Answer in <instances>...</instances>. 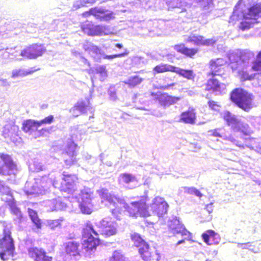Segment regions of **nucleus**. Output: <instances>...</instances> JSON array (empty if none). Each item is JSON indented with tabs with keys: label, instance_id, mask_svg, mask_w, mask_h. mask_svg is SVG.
Instances as JSON below:
<instances>
[{
	"label": "nucleus",
	"instance_id": "1",
	"mask_svg": "<svg viewBox=\"0 0 261 261\" xmlns=\"http://www.w3.org/2000/svg\"><path fill=\"white\" fill-rule=\"evenodd\" d=\"M101 199L109 203V206L112 215L117 219L120 220L123 212L127 210L129 214L134 217L140 216L147 217L153 216L156 217V220L162 217L167 213L169 205L164 198L158 196L155 197L150 206L146 203L147 197H142L139 201L132 202L131 207L128 206L124 200L120 199L114 194L109 193L106 189H101L97 191Z\"/></svg>",
	"mask_w": 261,
	"mask_h": 261
},
{
	"label": "nucleus",
	"instance_id": "2",
	"mask_svg": "<svg viewBox=\"0 0 261 261\" xmlns=\"http://www.w3.org/2000/svg\"><path fill=\"white\" fill-rule=\"evenodd\" d=\"M261 17V0H240L235 6L229 22L241 20L240 28L245 30L258 22Z\"/></svg>",
	"mask_w": 261,
	"mask_h": 261
},
{
	"label": "nucleus",
	"instance_id": "3",
	"mask_svg": "<svg viewBox=\"0 0 261 261\" xmlns=\"http://www.w3.org/2000/svg\"><path fill=\"white\" fill-rule=\"evenodd\" d=\"M62 181L61 183V190L72 193L74 191V185L77 178L74 175L63 174ZM48 177L44 175L41 177H38L34 178V181L29 188L30 183L27 181L25 184V188H28L25 193L27 195H39L45 194L49 188L53 186L55 188H58L57 180L55 178L52 179L51 174H49Z\"/></svg>",
	"mask_w": 261,
	"mask_h": 261
},
{
	"label": "nucleus",
	"instance_id": "4",
	"mask_svg": "<svg viewBox=\"0 0 261 261\" xmlns=\"http://www.w3.org/2000/svg\"><path fill=\"white\" fill-rule=\"evenodd\" d=\"M171 22L164 20L149 19L141 22L138 27L139 34L143 36L155 37L166 34Z\"/></svg>",
	"mask_w": 261,
	"mask_h": 261
},
{
	"label": "nucleus",
	"instance_id": "5",
	"mask_svg": "<svg viewBox=\"0 0 261 261\" xmlns=\"http://www.w3.org/2000/svg\"><path fill=\"white\" fill-rule=\"evenodd\" d=\"M83 251L86 256H91L99 244V234L93 225L88 221L83 230Z\"/></svg>",
	"mask_w": 261,
	"mask_h": 261
},
{
	"label": "nucleus",
	"instance_id": "6",
	"mask_svg": "<svg viewBox=\"0 0 261 261\" xmlns=\"http://www.w3.org/2000/svg\"><path fill=\"white\" fill-rule=\"evenodd\" d=\"M254 54L249 50H237L229 56L230 66L232 70L243 71L252 64Z\"/></svg>",
	"mask_w": 261,
	"mask_h": 261
},
{
	"label": "nucleus",
	"instance_id": "7",
	"mask_svg": "<svg viewBox=\"0 0 261 261\" xmlns=\"http://www.w3.org/2000/svg\"><path fill=\"white\" fill-rule=\"evenodd\" d=\"M2 224L3 227L4 237L0 241V248L2 250L0 257L3 260L5 261L9 257L13 256L15 247L10 231L11 224H8L6 222H3Z\"/></svg>",
	"mask_w": 261,
	"mask_h": 261
},
{
	"label": "nucleus",
	"instance_id": "8",
	"mask_svg": "<svg viewBox=\"0 0 261 261\" xmlns=\"http://www.w3.org/2000/svg\"><path fill=\"white\" fill-rule=\"evenodd\" d=\"M230 98L239 108L246 112L253 107V95L242 89H236L233 91Z\"/></svg>",
	"mask_w": 261,
	"mask_h": 261
},
{
	"label": "nucleus",
	"instance_id": "9",
	"mask_svg": "<svg viewBox=\"0 0 261 261\" xmlns=\"http://www.w3.org/2000/svg\"><path fill=\"white\" fill-rule=\"evenodd\" d=\"M79 206L82 213L90 214L92 212L91 201L94 198L93 191L88 187H84L80 190L77 195H75Z\"/></svg>",
	"mask_w": 261,
	"mask_h": 261
},
{
	"label": "nucleus",
	"instance_id": "10",
	"mask_svg": "<svg viewBox=\"0 0 261 261\" xmlns=\"http://www.w3.org/2000/svg\"><path fill=\"white\" fill-rule=\"evenodd\" d=\"M221 116L228 125L230 126L234 132L247 133L249 127L248 125L242 121L237 116L227 111L222 112Z\"/></svg>",
	"mask_w": 261,
	"mask_h": 261
},
{
	"label": "nucleus",
	"instance_id": "11",
	"mask_svg": "<svg viewBox=\"0 0 261 261\" xmlns=\"http://www.w3.org/2000/svg\"><path fill=\"white\" fill-rule=\"evenodd\" d=\"M17 172V165L13 162L11 156L0 153V175H14Z\"/></svg>",
	"mask_w": 261,
	"mask_h": 261
},
{
	"label": "nucleus",
	"instance_id": "12",
	"mask_svg": "<svg viewBox=\"0 0 261 261\" xmlns=\"http://www.w3.org/2000/svg\"><path fill=\"white\" fill-rule=\"evenodd\" d=\"M166 4L169 10L176 13H181L189 10L192 11L196 6L192 4V0H167Z\"/></svg>",
	"mask_w": 261,
	"mask_h": 261
},
{
	"label": "nucleus",
	"instance_id": "13",
	"mask_svg": "<svg viewBox=\"0 0 261 261\" xmlns=\"http://www.w3.org/2000/svg\"><path fill=\"white\" fill-rule=\"evenodd\" d=\"M151 95L153 99L158 102L164 109H166L170 106L176 103L181 99V97L173 96L166 93H162L158 91L156 93H151Z\"/></svg>",
	"mask_w": 261,
	"mask_h": 261
},
{
	"label": "nucleus",
	"instance_id": "14",
	"mask_svg": "<svg viewBox=\"0 0 261 261\" xmlns=\"http://www.w3.org/2000/svg\"><path fill=\"white\" fill-rule=\"evenodd\" d=\"M46 51L42 44H34L21 51L20 56L29 59H36L41 56Z\"/></svg>",
	"mask_w": 261,
	"mask_h": 261
},
{
	"label": "nucleus",
	"instance_id": "15",
	"mask_svg": "<svg viewBox=\"0 0 261 261\" xmlns=\"http://www.w3.org/2000/svg\"><path fill=\"white\" fill-rule=\"evenodd\" d=\"M19 127L14 123H8L4 127L3 136L6 139H9L12 142L17 141L19 136Z\"/></svg>",
	"mask_w": 261,
	"mask_h": 261
},
{
	"label": "nucleus",
	"instance_id": "16",
	"mask_svg": "<svg viewBox=\"0 0 261 261\" xmlns=\"http://www.w3.org/2000/svg\"><path fill=\"white\" fill-rule=\"evenodd\" d=\"M169 228L172 229L173 234H181L185 238H190L191 234L186 229L184 225L181 224L179 220L176 217L173 218L169 223Z\"/></svg>",
	"mask_w": 261,
	"mask_h": 261
},
{
	"label": "nucleus",
	"instance_id": "17",
	"mask_svg": "<svg viewBox=\"0 0 261 261\" xmlns=\"http://www.w3.org/2000/svg\"><path fill=\"white\" fill-rule=\"evenodd\" d=\"M100 227L102 234L110 237L115 234L117 231V224L109 218H106L100 222Z\"/></svg>",
	"mask_w": 261,
	"mask_h": 261
},
{
	"label": "nucleus",
	"instance_id": "18",
	"mask_svg": "<svg viewBox=\"0 0 261 261\" xmlns=\"http://www.w3.org/2000/svg\"><path fill=\"white\" fill-rule=\"evenodd\" d=\"M226 63L225 60L223 58L212 59L210 62V73L214 76L222 77L221 66Z\"/></svg>",
	"mask_w": 261,
	"mask_h": 261
},
{
	"label": "nucleus",
	"instance_id": "19",
	"mask_svg": "<svg viewBox=\"0 0 261 261\" xmlns=\"http://www.w3.org/2000/svg\"><path fill=\"white\" fill-rule=\"evenodd\" d=\"M83 47L95 61H98L101 59L102 50L92 43L86 41L83 43Z\"/></svg>",
	"mask_w": 261,
	"mask_h": 261
},
{
	"label": "nucleus",
	"instance_id": "20",
	"mask_svg": "<svg viewBox=\"0 0 261 261\" xmlns=\"http://www.w3.org/2000/svg\"><path fill=\"white\" fill-rule=\"evenodd\" d=\"M29 256L35 261H51L52 257L46 255L45 251L41 248L32 247L28 250Z\"/></svg>",
	"mask_w": 261,
	"mask_h": 261
},
{
	"label": "nucleus",
	"instance_id": "21",
	"mask_svg": "<svg viewBox=\"0 0 261 261\" xmlns=\"http://www.w3.org/2000/svg\"><path fill=\"white\" fill-rule=\"evenodd\" d=\"M88 100H79L75 106L70 110V112L74 117H77L81 114L85 113L87 110H92Z\"/></svg>",
	"mask_w": 261,
	"mask_h": 261
},
{
	"label": "nucleus",
	"instance_id": "22",
	"mask_svg": "<svg viewBox=\"0 0 261 261\" xmlns=\"http://www.w3.org/2000/svg\"><path fill=\"white\" fill-rule=\"evenodd\" d=\"M91 12L94 13V16L101 20L108 21L114 18L113 12L102 8H91Z\"/></svg>",
	"mask_w": 261,
	"mask_h": 261
},
{
	"label": "nucleus",
	"instance_id": "23",
	"mask_svg": "<svg viewBox=\"0 0 261 261\" xmlns=\"http://www.w3.org/2000/svg\"><path fill=\"white\" fill-rule=\"evenodd\" d=\"M119 181L120 184H123L126 188L130 189L135 188L138 184V180L135 176L126 173L120 175Z\"/></svg>",
	"mask_w": 261,
	"mask_h": 261
},
{
	"label": "nucleus",
	"instance_id": "24",
	"mask_svg": "<svg viewBox=\"0 0 261 261\" xmlns=\"http://www.w3.org/2000/svg\"><path fill=\"white\" fill-rule=\"evenodd\" d=\"M63 245L65 252L67 254L75 257H79L80 255V244L79 243L73 241H70L64 243Z\"/></svg>",
	"mask_w": 261,
	"mask_h": 261
},
{
	"label": "nucleus",
	"instance_id": "25",
	"mask_svg": "<svg viewBox=\"0 0 261 261\" xmlns=\"http://www.w3.org/2000/svg\"><path fill=\"white\" fill-rule=\"evenodd\" d=\"M44 205L48 208L47 211H54L62 210L66 207V204L62 201L61 198L47 200L44 202Z\"/></svg>",
	"mask_w": 261,
	"mask_h": 261
},
{
	"label": "nucleus",
	"instance_id": "26",
	"mask_svg": "<svg viewBox=\"0 0 261 261\" xmlns=\"http://www.w3.org/2000/svg\"><path fill=\"white\" fill-rule=\"evenodd\" d=\"M38 128L39 123H38V121L28 120L24 121L22 123V130L26 133H28L30 135H31L34 132H36Z\"/></svg>",
	"mask_w": 261,
	"mask_h": 261
},
{
	"label": "nucleus",
	"instance_id": "27",
	"mask_svg": "<svg viewBox=\"0 0 261 261\" xmlns=\"http://www.w3.org/2000/svg\"><path fill=\"white\" fill-rule=\"evenodd\" d=\"M212 79H210L207 82V87L208 90L213 89L214 91L221 92V89L225 88L224 84L221 85L219 82V79L221 77L218 76V78H215L214 76Z\"/></svg>",
	"mask_w": 261,
	"mask_h": 261
},
{
	"label": "nucleus",
	"instance_id": "28",
	"mask_svg": "<svg viewBox=\"0 0 261 261\" xmlns=\"http://www.w3.org/2000/svg\"><path fill=\"white\" fill-rule=\"evenodd\" d=\"M196 119L195 113L193 109L189 110L181 114L180 119L186 123L193 124Z\"/></svg>",
	"mask_w": 261,
	"mask_h": 261
},
{
	"label": "nucleus",
	"instance_id": "29",
	"mask_svg": "<svg viewBox=\"0 0 261 261\" xmlns=\"http://www.w3.org/2000/svg\"><path fill=\"white\" fill-rule=\"evenodd\" d=\"M139 252L144 261H150L152 259L153 252L148 244L139 248Z\"/></svg>",
	"mask_w": 261,
	"mask_h": 261
},
{
	"label": "nucleus",
	"instance_id": "30",
	"mask_svg": "<svg viewBox=\"0 0 261 261\" xmlns=\"http://www.w3.org/2000/svg\"><path fill=\"white\" fill-rule=\"evenodd\" d=\"M28 213L30 218L31 219L32 223L36 226L37 229H40L42 227V222L40 219H39L38 214L36 211L28 208Z\"/></svg>",
	"mask_w": 261,
	"mask_h": 261
},
{
	"label": "nucleus",
	"instance_id": "31",
	"mask_svg": "<svg viewBox=\"0 0 261 261\" xmlns=\"http://www.w3.org/2000/svg\"><path fill=\"white\" fill-rule=\"evenodd\" d=\"M173 72L190 80H193L195 76V74L192 70L184 69L174 67Z\"/></svg>",
	"mask_w": 261,
	"mask_h": 261
},
{
	"label": "nucleus",
	"instance_id": "32",
	"mask_svg": "<svg viewBox=\"0 0 261 261\" xmlns=\"http://www.w3.org/2000/svg\"><path fill=\"white\" fill-rule=\"evenodd\" d=\"M174 49L178 52L181 53L187 56L191 57L197 52V49L195 48H188L186 47L184 44L176 45L174 46Z\"/></svg>",
	"mask_w": 261,
	"mask_h": 261
},
{
	"label": "nucleus",
	"instance_id": "33",
	"mask_svg": "<svg viewBox=\"0 0 261 261\" xmlns=\"http://www.w3.org/2000/svg\"><path fill=\"white\" fill-rule=\"evenodd\" d=\"M30 171L32 172H39L45 170V166L38 159H34L29 165Z\"/></svg>",
	"mask_w": 261,
	"mask_h": 261
},
{
	"label": "nucleus",
	"instance_id": "34",
	"mask_svg": "<svg viewBox=\"0 0 261 261\" xmlns=\"http://www.w3.org/2000/svg\"><path fill=\"white\" fill-rule=\"evenodd\" d=\"M6 201L10 207L11 214L13 215L21 213L19 208L17 206L16 201L14 200L12 194L10 195L7 198H6Z\"/></svg>",
	"mask_w": 261,
	"mask_h": 261
},
{
	"label": "nucleus",
	"instance_id": "35",
	"mask_svg": "<svg viewBox=\"0 0 261 261\" xmlns=\"http://www.w3.org/2000/svg\"><path fill=\"white\" fill-rule=\"evenodd\" d=\"M91 32L89 36H102L108 34L105 26L94 25L93 24Z\"/></svg>",
	"mask_w": 261,
	"mask_h": 261
},
{
	"label": "nucleus",
	"instance_id": "36",
	"mask_svg": "<svg viewBox=\"0 0 261 261\" xmlns=\"http://www.w3.org/2000/svg\"><path fill=\"white\" fill-rule=\"evenodd\" d=\"M202 238L205 243L208 245H212L214 239L218 238L219 236L212 230H207L202 234Z\"/></svg>",
	"mask_w": 261,
	"mask_h": 261
},
{
	"label": "nucleus",
	"instance_id": "37",
	"mask_svg": "<svg viewBox=\"0 0 261 261\" xmlns=\"http://www.w3.org/2000/svg\"><path fill=\"white\" fill-rule=\"evenodd\" d=\"M76 145L73 142V141L71 139H70L67 143V147L66 148V154L68 155V156L74 157L76 155Z\"/></svg>",
	"mask_w": 261,
	"mask_h": 261
},
{
	"label": "nucleus",
	"instance_id": "38",
	"mask_svg": "<svg viewBox=\"0 0 261 261\" xmlns=\"http://www.w3.org/2000/svg\"><path fill=\"white\" fill-rule=\"evenodd\" d=\"M195 1L203 10H211L213 7V0H192Z\"/></svg>",
	"mask_w": 261,
	"mask_h": 261
},
{
	"label": "nucleus",
	"instance_id": "39",
	"mask_svg": "<svg viewBox=\"0 0 261 261\" xmlns=\"http://www.w3.org/2000/svg\"><path fill=\"white\" fill-rule=\"evenodd\" d=\"M174 68V66L170 65L161 64L156 66L154 68L153 71L157 73H163L166 71L173 72Z\"/></svg>",
	"mask_w": 261,
	"mask_h": 261
},
{
	"label": "nucleus",
	"instance_id": "40",
	"mask_svg": "<svg viewBox=\"0 0 261 261\" xmlns=\"http://www.w3.org/2000/svg\"><path fill=\"white\" fill-rule=\"evenodd\" d=\"M203 40V36L193 35L188 37L186 41L187 42H191L194 45H202Z\"/></svg>",
	"mask_w": 261,
	"mask_h": 261
},
{
	"label": "nucleus",
	"instance_id": "41",
	"mask_svg": "<svg viewBox=\"0 0 261 261\" xmlns=\"http://www.w3.org/2000/svg\"><path fill=\"white\" fill-rule=\"evenodd\" d=\"M143 81V79L138 75L130 76L124 83L130 87H135L140 84Z\"/></svg>",
	"mask_w": 261,
	"mask_h": 261
},
{
	"label": "nucleus",
	"instance_id": "42",
	"mask_svg": "<svg viewBox=\"0 0 261 261\" xmlns=\"http://www.w3.org/2000/svg\"><path fill=\"white\" fill-rule=\"evenodd\" d=\"M109 261H127L126 258L120 250L113 252L112 255L109 258Z\"/></svg>",
	"mask_w": 261,
	"mask_h": 261
},
{
	"label": "nucleus",
	"instance_id": "43",
	"mask_svg": "<svg viewBox=\"0 0 261 261\" xmlns=\"http://www.w3.org/2000/svg\"><path fill=\"white\" fill-rule=\"evenodd\" d=\"M63 220L64 219L62 217L56 220H47L46 221V225L51 229L55 230L56 228L61 226V223Z\"/></svg>",
	"mask_w": 261,
	"mask_h": 261
},
{
	"label": "nucleus",
	"instance_id": "44",
	"mask_svg": "<svg viewBox=\"0 0 261 261\" xmlns=\"http://www.w3.org/2000/svg\"><path fill=\"white\" fill-rule=\"evenodd\" d=\"M31 72L28 71L23 69H15L12 70L11 77L13 79H16L19 77H23L29 74Z\"/></svg>",
	"mask_w": 261,
	"mask_h": 261
},
{
	"label": "nucleus",
	"instance_id": "45",
	"mask_svg": "<svg viewBox=\"0 0 261 261\" xmlns=\"http://www.w3.org/2000/svg\"><path fill=\"white\" fill-rule=\"evenodd\" d=\"M132 239L134 242V245L139 248L147 244L138 234H134Z\"/></svg>",
	"mask_w": 261,
	"mask_h": 261
},
{
	"label": "nucleus",
	"instance_id": "46",
	"mask_svg": "<svg viewBox=\"0 0 261 261\" xmlns=\"http://www.w3.org/2000/svg\"><path fill=\"white\" fill-rule=\"evenodd\" d=\"M184 192L189 194L194 195L199 198H201L203 195L202 194L194 187H184Z\"/></svg>",
	"mask_w": 261,
	"mask_h": 261
},
{
	"label": "nucleus",
	"instance_id": "47",
	"mask_svg": "<svg viewBox=\"0 0 261 261\" xmlns=\"http://www.w3.org/2000/svg\"><path fill=\"white\" fill-rule=\"evenodd\" d=\"M238 247L242 249H249L254 253H257L258 252V249H255L252 244L249 242L247 243H239Z\"/></svg>",
	"mask_w": 261,
	"mask_h": 261
},
{
	"label": "nucleus",
	"instance_id": "48",
	"mask_svg": "<svg viewBox=\"0 0 261 261\" xmlns=\"http://www.w3.org/2000/svg\"><path fill=\"white\" fill-rule=\"evenodd\" d=\"M92 25L93 24L91 22L86 21L82 24V29L85 34L90 35Z\"/></svg>",
	"mask_w": 261,
	"mask_h": 261
},
{
	"label": "nucleus",
	"instance_id": "49",
	"mask_svg": "<svg viewBox=\"0 0 261 261\" xmlns=\"http://www.w3.org/2000/svg\"><path fill=\"white\" fill-rule=\"evenodd\" d=\"M128 54L127 53H123L119 54L113 55H106L104 54L102 51V55H101V58L108 60H112L116 58H120L126 56Z\"/></svg>",
	"mask_w": 261,
	"mask_h": 261
},
{
	"label": "nucleus",
	"instance_id": "50",
	"mask_svg": "<svg viewBox=\"0 0 261 261\" xmlns=\"http://www.w3.org/2000/svg\"><path fill=\"white\" fill-rule=\"evenodd\" d=\"M0 193H3L6 194L8 196V197L11 195V191L10 189V188L5 185L3 181L0 180Z\"/></svg>",
	"mask_w": 261,
	"mask_h": 261
},
{
	"label": "nucleus",
	"instance_id": "51",
	"mask_svg": "<svg viewBox=\"0 0 261 261\" xmlns=\"http://www.w3.org/2000/svg\"><path fill=\"white\" fill-rule=\"evenodd\" d=\"M251 65V69L253 71L261 72V60H254Z\"/></svg>",
	"mask_w": 261,
	"mask_h": 261
},
{
	"label": "nucleus",
	"instance_id": "52",
	"mask_svg": "<svg viewBox=\"0 0 261 261\" xmlns=\"http://www.w3.org/2000/svg\"><path fill=\"white\" fill-rule=\"evenodd\" d=\"M54 116L53 115H49L44 119L41 120V121H38V123H39V127L43 124H50L53 122L54 120Z\"/></svg>",
	"mask_w": 261,
	"mask_h": 261
},
{
	"label": "nucleus",
	"instance_id": "53",
	"mask_svg": "<svg viewBox=\"0 0 261 261\" xmlns=\"http://www.w3.org/2000/svg\"><path fill=\"white\" fill-rule=\"evenodd\" d=\"M108 94L110 98L112 100H116L117 99V95L116 93V89L114 86H111L108 90Z\"/></svg>",
	"mask_w": 261,
	"mask_h": 261
},
{
	"label": "nucleus",
	"instance_id": "54",
	"mask_svg": "<svg viewBox=\"0 0 261 261\" xmlns=\"http://www.w3.org/2000/svg\"><path fill=\"white\" fill-rule=\"evenodd\" d=\"M15 217L13 219L14 223L16 225H20L23 220V216L22 213H18L14 215Z\"/></svg>",
	"mask_w": 261,
	"mask_h": 261
},
{
	"label": "nucleus",
	"instance_id": "55",
	"mask_svg": "<svg viewBox=\"0 0 261 261\" xmlns=\"http://www.w3.org/2000/svg\"><path fill=\"white\" fill-rule=\"evenodd\" d=\"M217 41V39L215 38L211 39H205L203 37L202 45L211 46L214 44Z\"/></svg>",
	"mask_w": 261,
	"mask_h": 261
},
{
	"label": "nucleus",
	"instance_id": "56",
	"mask_svg": "<svg viewBox=\"0 0 261 261\" xmlns=\"http://www.w3.org/2000/svg\"><path fill=\"white\" fill-rule=\"evenodd\" d=\"M96 71L97 73L100 74L103 79L107 76V71L106 70V67L105 66H99L96 68Z\"/></svg>",
	"mask_w": 261,
	"mask_h": 261
},
{
	"label": "nucleus",
	"instance_id": "57",
	"mask_svg": "<svg viewBox=\"0 0 261 261\" xmlns=\"http://www.w3.org/2000/svg\"><path fill=\"white\" fill-rule=\"evenodd\" d=\"M83 6L84 5L82 0H78L73 4L72 9L73 10H76Z\"/></svg>",
	"mask_w": 261,
	"mask_h": 261
},
{
	"label": "nucleus",
	"instance_id": "58",
	"mask_svg": "<svg viewBox=\"0 0 261 261\" xmlns=\"http://www.w3.org/2000/svg\"><path fill=\"white\" fill-rule=\"evenodd\" d=\"M208 103L210 107L213 110L215 111L219 110L220 106L217 103V102L214 101H209Z\"/></svg>",
	"mask_w": 261,
	"mask_h": 261
},
{
	"label": "nucleus",
	"instance_id": "59",
	"mask_svg": "<svg viewBox=\"0 0 261 261\" xmlns=\"http://www.w3.org/2000/svg\"><path fill=\"white\" fill-rule=\"evenodd\" d=\"M0 85L4 87H9L11 86V82L7 79L1 78L0 79Z\"/></svg>",
	"mask_w": 261,
	"mask_h": 261
},
{
	"label": "nucleus",
	"instance_id": "60",
	"mask_svg": "<svg viewBox=\"0 0 261 261\" xmlns=\"http://www.w3.org/2000/svg\"><path fill=\"white\" fill-rule=\"evenodd\" d=\"M64 162L67 166H71L75 162V159L74 157L69 156V159H65Z\"/></svg>",
	"mask_w": 261,
	"mask_h": 261
},
{
	"label": "nucleus",
	"instance_id": "61",
	"mask_svg": "<svg viewBox=\"0 0 261 261\" xmlns=\"http://www.w3.org/2000/svg\"><path fill=\"white\" fill-rule=\"evenodd\" d=\"M213 207H214L213 203H211L210 204L206 205L205 209L208 212V213L209 214H210V213H212V212L213 211Z\"/></svg>",
	"mask_w": 261,
	"mask_h": 261
},
{
	"label": "nucleus",
	"instance_id": "62",
	"mask_svg": "<svg viewBox=\"0 0 261 261\" xmlns=\"http://www.w3.org/2000/svg\"><path fill=\"white\" fill-rule=\"evenodd\" d=\"M14 49H15V48L13 49V48H10V49L9 48H7V50H8L9 51H6V53L7 54H11L12 55H14V57L15 58H16L17 60H21V59L17 58V54H15V53L14 52Z\"/></svg>",
	"mask_w": 261,
	"mask_h": 261
},
{
	"label": "nucleus",
	"instance_id": "63",
	"mask_svg": "<svg viewBox=\"0 0 261 261\" xmlns=\"http://www.w3.org/2000/svg\"><path fill=\"white\" fill-rule=\"evenodd\" d=\"M230 141L232 142H233L234 144H235L237 146L240 147H243L244 148L243 145H241L238 141H237L235 139H234L233 137H230Z\"/></svg>",
	"mask_w": 261,
	"mask_h": 261
},
{
	"label": "nucleus",
	"instance_id": "64",
	"mask_svg": "<svg viewBox=\"0 0 261 261\" xmlns=\"http://www.w3.org/2000/svg\"><path fill=\"white\" fill-rule=\"evenodd\" d=\"M212 133V135L215 137H221V135L218 132V129H214L210 131Z\"/></svg>",
	"mask_w": 261,
	"mask_h": 261
}]
</instances>
